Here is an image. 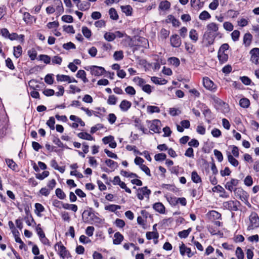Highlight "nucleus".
<instances>
[{"label": "nucleus", "instance_id": "obj_1", "mask_svg": "<svg viewBox=\"0 0 259 259\" xmlns=\"http://www.w3.org/2000/svg\"><path fill=\"white\" fill-rule=\"evenodd\" d=\"M207 30L204 34V36L207 40L208 45L213 44L215 38L218 35V25L214 22H211L206 26Z\"/></svg>", "mask_w": 259, "mask_h": 259}, {"label": "nucleus", "instance_id": "obj_2", "mask_svg": "<svg viewBox=\"0 0 259 259\" xmlns=\"http://www.w3.org/2000/svg\"><path fill=\"white\" fill-rule=\"evenodd\" d=\"M241 204L240 201L235 200H230L227 201H224L222 204V208L224 210H228L231 212V217L233 218L235 217V211L241 210L240 207Z\"/></svg>", "mask_w": 259, "mask_h": 259}, {"label": "nucleus", "instance_id": "obj_3", "mask_svg": "<svg viewBox=\"0 0 259 259\" xmlns=\"http://www.w3.org/2000/svg\"><path fill=\"white\" fill-rule=\"evenodd\" d=\"M249 224L247 230L249 231L253 230L259 227V217L257 213L254 211L251 212L249 217Z\"/></svg>", "mask_w": 259, "mask_h": 259}, {"label": "nucleus", "instance_id": "obj_4", "mask_svg": "<svg viewBox=\"0 0 259 259\" xmlns=\"http://www.w3.org/2000/svg\"><path fill=\"white\" fill-rule=\"evenodd\" d=\"M166 198L172 207L176 206L178 203L183 206L187 205V201L185 197L177 198L176 196H166Z\"/></svg>", "mask_w": 259, "mask_h": 259}, {"label": "nucleus", "instance_id": "obj_5", "mask_svg": "<svg viewBox=\"0 0 259 259\" xmlns=\"http://www.w3.org/2000/svg\"><path fill=\"white\" fill-rule=\"evenodd\" d=\"M213 101L214 106L217 109L218 112H221L223 113H226L228 112L229 106L227 104L218 98H214Z\"/></svg>", "mask_w": 259, "mask_h": 259}, {"label": "nucleus", "instance_id": "obj_6", "mask_svg": "<svg viewBox=\"0 0 259 259\" xmlns=\"http://www.w3.org/2000/svg\"><path fill=\"white\" fill-rule=\"evenodd\" d=\"M151 193V191L148 188L147 186L142 188H139L137 189V196L139 199L142 200L144 199V196L149 198Z\"/></svg>", "mask_w": 259, "mask_h": 259}, {"label": "nucleus", "instance_id": "obj_7", "mask_svg": "<svg viewBox=\"0 0 259 259\" xmlns=\"http://www.w3.org/2000/svg\"><path fill=\"white\" fill-rule=\"evenodd\" d=\"M58 247L59 252L60 256L62 258H64L65 257L67 256V254H70L69 251L67 250L66 248L62 244L61 241H59L57 242L55 245V249L56 250V247Z\"/></svg>", "mask_w": 259, "mask_h": 259}, {"label": "nucleus", "instance_id": "obj_8", "mask_svg": "<svg viewBox=\"0 0 259 259\" xmlns=\"http://www.w3.org/2000/svg\"><path fill=\"white\" fill-rule=\"evenodd\" d=\"M89 68L92 75L94 76H101L106 72L105 68L100 66L93 65Z\"/></svg>", "mask_w": 259, "mask_h": 259}, {"label": "nucleus", "instance_id": "obj_9", "mask_svg": "<svg viewBox=\"0 0 259 259\" xmlns=\"http://www.w3.org/2000/svg\"><path fill=\"white\" fill-rule=\"evenodd\" d=\"M249 53L251 55L250 61L255 64H258L259 63V48H253L250 50Z\"/></svg>", "mask_w": 259, "mask_h": 259}, {"label": "nucleus", "instance_id": "obj_10", "mask_svg": "<svg viewBox=\"0 0 259 259\" xmlns=\"http://www.w3.org/2000/svg\"><path fill=\"white\" fill-rule=\"evenodd\" d=\"M69 118L71 120L74 121V122L72 123L71 125L72 127L74 128H77L78 124H79L81 126H84L85 125L84 122L81 120V119L75 115H71Z\"/></svg>", "mask_w": 259, "mask_h": 259}, {"label": "nucleus", "instance_id": "obj_11", "mask_svg": "<svg viewBox=\"0 0 259 259\" xmlns=\"http://www.w3.org/2000/svg\"><path fill=\"white\" fill-rule=\"evenodd\" d=\"M239 183V180L236 179H231V180L227 182L225 185V187L226 189L232 192L234 191L235 188L234 187H236L238 186Z\"/></svg>", "mask_w": 259, "mask_h": 259}, {"label": "nucleus", "instance_id": "obj_12", "mask_svg": "<svg viewBox=\"0 0 259 259\" xmlns=\"http://www.w3.org/2000/svg\"><path fill=\"white\" fill-rule=\"evenodd\" d=\"M160 125V121L158 119H155L152 121V122L150 125L149 129L155 133H159L161 129Z\"/></svg>", "mask_w": 259, "mask_h": 259}, {"label": "nucleus", "instance_id": "obj_13", "mask_svg": "<svg viewBox=\"0 0 259 259\" xmlns=\"http://www.w3.org/2000/svg\"><path fill=\"white\" fill-rule=\"evenodd\" d=\"M170 45L173 47L178 48L181 45V40L177 34L172 35L170 39Z\"/></svg>", "mask_w": 259, "mask_h": 259}, {"label": "nucleus", "instance_id": "obj_14", "mask_svg": "<svg viewBox=\"0 0 259 259\" xmlns=\"http://www.w3.org/2000/svg\"><path fill=\"white\" fill-rule=\"evenodd\" d=\"M239 191L242 192V194L239 196V198L243 201L248 207H250L251 206L250 203L248 201L249 195L248 194L243 190H240Z\"/></svg>", "mask_w": 259, "mask_h": 259}, {"label": "nucleus", "instance_id": "obj_15", "mask_svg": "<svg viewBox=\"0 0 259 259\" xmlns=\"http://www.w3.org/2000/svg\"><path fill=\"white\" fill-rule=\"evenodd\" d=\"M153 208L157 212L164 214L165 213V207L161 202H156L153 204Z\"/></svg>", "mask_w": 259, "mask_h": 259}, {"label": "nucleus", "instance_id": "obj_16", "mask_svg": "<svg viewBox=\"0 0 259 259\" xmlns=\"http://www.w3.org/2000/svg\"><path fill=\"white\" fill-rule=\"evenodd\" d=\"M5 161L8 166L12 170L15 171H18V166L17 164L13 160V159L6 158Z\"/></svg>", "mask_w": 259, "mask_h": 259}, {"label": "nucleus", "instance_id": "obj_17", "mask_svg": "<svg viewBox=\"0 0 259 259\" xmlns=\"http://www.w3.org/2000/svg\"><path fill=\"white\" fill-rule=\"evenodd\" d=\"M123 239L124 237L120 232H116L114 235L113 243L115 245H119L121 244Z\"/></svg>", "mask_w": 259, "mask_h": 259}, {"label": "nucleus", "instance_id": "obj_18", "mask_svg": "<svg viewBox=\"0 0 259 259\" xmlns=\"http://www.w3.org/2000/svg\"><path fill=\"white\" fill-rule=\"evenodd\" d=\"M190 191L191 196L193 198L198 196V198H200L203 195V189L202 186H199L197 190L195 189H193L190 190Z\"/></svg>", "mask_w": 259, "mask_h": 259}, {"label": "nucleus", "instance_id": "obj_19", "mask_svg": "<svg viewBox=\"0 0 259 259\" xmlns=\"http://www.w3.org/2000/svg\"><path fill=\"white\" fill-rule=\"evenodd\" d=\"M203 85L206 89L209 90L215 89L214 83L208 77L203 78Z\"/></svg>", "mask_w": 259, "mask_h": 259}, {"label": "nucleus", "instance_id": "obj_20", "mask_svg": "<svg viewBox=\"0 0 259 259\" xmlns=\"http://www.w3.org/2000/svg\"><path fill=\"white\" fill-rule=\"evenodd\" d=\"M135 45L143 48H146L147 46L149 45L148 40L144 37H139L136 41Z\"/></svg>", "mask_w": 259, "mask_h": 259}, {"label": "nucleus", "instance_id": "obj_21", "mask_svg": "<svg viewBox=\"0 0 259 259\" xmlns=\"http://www.w3.org/2000/svg\"><path fill=\"white\" fill-rule=\"evenodd\" d=\"M24 210H25V213L26 214V216L24 218V219L25 220V222H26V223L27 224V225L29 226H30L31 225V224L28 220L29 218L31 219V222H33L35 223L34 220L33 218V217L29 211V209L28 207H25Z\"/></svg>", "mask_w": 259, "mask_h": 259}, {"label": "nucleus", "instance_id": "obj_22", "mask_svg": "<svg viewBox=\"0 0 259 259\" xmlns=\"http://www.w3.org/2000/svg\"><path fill=\"white\" fill-rule=\"evenodd\" d=\"M190 4L191 7L196 11H198L203 6V3H200V0H191Z\"/></svg>", "mask_w": 259, "mask_h": 259}, {"label": "nucleus", "instance_id": "obj_23", "mask_svg": "<svg viewBox=\"0 0 259 259\" xmlns=\"http://www.w3.org/2000/svg\"><path fill=\"white\" fill-rule=\"evenodd\" d=\"M78 138L85 140L92 141L95 140L94 138L90 134L87 132H80L77 134Z\"/></svg>", "mask_w": 259, "mask_h": 259}, {"label": "nucleus", "instance_id": "obj_24", "mask_svg": "<svg viewBox=\"0 0 259 259\" xmlns=\"http://www.w3.org/2000/svg\"><path fill=\"white\" fill-rule=\"evenodd\" d=\"M218 57L220 63L222 64L226 62L228 59V54L222 53L221 51H218Z\"/></svg>", "mask_w": 259, "mask_h": 259}, {"label": "nucleus", "instance_id": "obj_25", "mask_svg": "<svg viewBox=\"0 0 259 259\" xmlns=\"http://www.w3.org/2000/svg\"><path fill=\"white\" fill-rule=\"evenodd\" d=\"M252 36L250 33H246L243 36V44L246 47H248L252 41Z\"/></svg>", "mask_w": 259, "mask_h": 259}, {"label": "nucleus", "instance_id": "obj_26", "mask_svg": "<svg viewBox=\"0 0 259 259\" xmlns=\"http://www.w3.org/2000/svg\"><path fill=\"white\" fill-rule=\"evenodd\" d=\"M54 5L56 6V10L59 14L64 12L63 4L61 0H54Z\"/></svg>", "mask_w": 259, "mask_h": 259}, {"label": "nucleus", "instance_id": "obj_27", "mask_svg": "<svg viewBox=\"0 0 259 259\" xmlns=\"http://www.w3.org/2000/svg\"><path fill=\"white\" fill-rule=\"evenodd\" d=\"M131 105L132 103L126 100H124L121 102L120 104V108L121 111L125 112L131 107Z\"/></svg>", "mask_w": 259, "mask_h": 259}, {"label": "nucleus", "instance_id": "obj_28", "mask_svg": "<svg viewBox=\"0 0 259 259\" xmlns=\"http://www.w3.org/2000/svg\"><path fill=\"white\" fill-rule=\"evenodd\" d=\"M105 162L108 167L113 169V170H114L115 169L117 168L118 167V163L116 161H114L113 160L107 159L105 161Z\"/></svg>", "mask_w": 259, "mask_h": 259}, {"label": "nucleus", "instance_id": "obj_29", "mask_svg": "<svg viewBox=\"0 0 259 259\" xmlns=\"http://www.w3.org/2000/svg\"><path fill=\"white\" fill-rule=\"evenodd\" d=\"M76 76L77 78L81 79L84 83H87L89 81L88 79L86 77V73L83 70H78Z\"/></svg>", "mask_w": 259, "mask_h": 259}, {"label": "nucleus", "instance_id": "obj_30", "mask_svg": "<svg viewBox=\"0 0 259 259\" xmlns=\"http://www.w3.org/2000/svg\"><path fill=\"white\" fill-rule=\"evenodd\" d=\"M189 37L193 42H196L198 39V33L194 29H192L189 32Z\"/></svg>", "mask_w": 259, "mask_h": 259}, {"label": "nucleus", "instance_id": "obj_31", "mask_svg": "<svg viewBox=\"0 0 259 259\" xmlns=\"http://www.w3.org/2000/svg\"><path fill=\"white\" fill-rule=\"evenodd\" d=\"M227 157H228V161L231 165H232L233 166H234L235 167H236L238 165V164H239L238 161L236 158H235L233 157V156L229 152L227 154Z\"/></svg>", "mask_w": 259, "mask_h": 259}, {"label": "nucleus", "instance_id": "obj_32", "mask_svg": "<svg viewBox=\"0 0 259 259\" xmlns=\"http://www.w3.org/2000/svg\"><path fill=\"white\" fill-rule=\"evenodd\" d=\"M191 180L193 182L195 183H198L202 182L201 177L195 170L193 171L191 173Z\"/></svg>", "mask_w": 259, "mask_h": 259}, {"label": "nucleus", "instance_id": "obj_33", "mask_svg": "<svg viewBox=\"0 0 259 259\" xmlns=\"http://www.w3.org/2000/svg\"><path fill=\"white\" fill-rule=\"evenodd\" d=\"M35 214L37 216L40 217L41 216L40 213L44 211V210H45V208H44V206L40 203H36L35 204Z\"/></svg>", "mask_w": 259, "mask_h": 259}, {"label": "nucleus", "instance_id": "obj_34", "mask_svg": "<svg viewBox=\"0 0 259 259\" xmlns=\"http://www.w3.org/2000/svg\"><path fill=\"white\" fill-rule=\"evenodd\" d=\"M146 236L148 240H151L152 238L157 239L159 237V233L157 231L147 232Z\"/></svg>", "mask_w": 259, "mask_h": 259}, {"label": "nucleus", "instance_id": "obj_35", "mask_svg": "<svg viewBox=\"0 0 259 259\" xmlns=\"http://www.w3.org/2000/svg\"><path fill=\"white\" fill-rule=\"evenodd\" d=\"M62 207L65 209L71 210L74 212H76L78 209L76 204L64 203H63Z\"/></svg>", "mask_w": 259, "mask_h": 259}, {"label": "nucleus", "instance_id": "obj_36", "mask_svg": "<svg viewBox=\"0 0 259 259\" xmlns=\"http://www.w3.org/2000/svg\"><path fill=\"white\" fill-rule=\"evenodd\" d=\"M192 231V228H189L187 230H184L180 231L178 233V235L181 238H186L188 237L191 232Z\"/></svg>", "mask_w": 259, "mask_h": 259}, {"label": "nucleus", "instance_id": "obj_37", "mask_svg": "<svg viewBox=\"0 0 259 259\" xmlns=\"http://www.w3.org/2000/svg\"><path fill=\"white\" fill-rule=\"evenodd\" d=\"M121 208V206L116 204H109L105 207V209L111 212H115L117 209Z\"/></svg>", "mask_w": 259, "mask_h": 259}, {"label": "nucleus", "instance_id": "obj_38", "mask_svg": "<svg viewBox=\"0 0 259 259\" xmlns=\"http://www.w3.org/2000/svg\"><path fill=\"white\" fill-rule=\"evenodd\" d=\"M14 52L13 54L16 58H18L21 55L22 52V49L21 46L19 45L17 47L13 48Z\"/></svg>", "mask_w": 259, "mask_h": 259}, {"label": "nucleus", "instance_id": "obj_39", "mask_svg": "<svg viewBox=\"0 0 259 259\" xmlns=\"http://www.w3.org/2000/svg\"><path fill=\"white\" fill-rule=\"evenodd\" d=\"M209 213L213 220H222L221 214L215 210L209 211Z\"/></svg>", "mask_w": 259, "mask_h": 259}, {"label": "nucleus", "instance_id": "obj_40", "mask_svg": "<svg viewBox=\"0 0 259 259\" xmlns=\"http://www.w3.org/2000/svg\"><path fill=\"white\" fill-rule=\"evenodd\" d=\"M53 142L57 145L60 148H65L66 149H69L67 146H64L62 142L60 141L59 138L57 137L54 136L53 139Z\"/></svg>", "mask_w": 259, "mask_h": 259}, {"label": "nucleus", "instance_id": "obj_41", "mask_svg": "<svg viewBox=\"0 0 259 259\" xmlns=\"http://www.w3.org/2000/svg\"><path fill=\"white\" fill-rule=\"evenodd\" d=\"M56 196L60 199H64L66 196L65 193L60 188H57L55 191Z\"/></svg>", "mask_w": 259, "mask_h": 259}, {"label": "nucleus", "instance_id": "obj_42", "mask_svg": "<svg viewBox=\"0 0 259 259\" xmlns=\"http://www.w3.org/2000/svg\"><path fill=\"white\" fill-rule=\"evenodd\" d=\"M56 78L58 81H67L68 82L70 81V77L68 75L58 74L56 76Z\"/></svg>", "mask_w": 259, "mask_h": 259}, {"label": "nucleus", "instance_id": "obj_43", "mask_svg": "<svg viewBox=\"0 0 259 259\" xmlns=\"http://www.w3.org/2000/svg\"><path fill=\"white\" fill-rule=\"evenodd\" d=\"M122 11L126 14L127 16H130L132 13V8L130 5L125 6H121V7Z\"/></svg>", "mask_w": 259, "mask_h": 259}, {"label": "nucleus", "instance_id": "obj_44", "mask_svg": "<svg viewBox=\"0 0 259 259\" xmlns=\"http://www.w3.org/2000/svg\"><path fill=\"white\" fill-rule=\"evenodd\" d=\"M109 14L111 19L117 20L118 19V15L116 10L114 8H111L109 11Z\"/></svg>", "mask_w": 259, "mask_h": 259}, {"label": "nucleus", "instance_id": "obj_45", "mask_svg": "<svg viewBox=\"0 0 259 259\" xmlns=\"http://www.w3.org/2000/svg\"><path fill=\"white\" fill-rule=\"evenodd\" d=\"M210 17L211 16L210 14L206 11H203L200 14L199 16V19L201 20H206L210 19Z\"/></svg>", "mask_w": 259, "mask_h": 259}, {"label": "nucleus", "instance_id": "obj_46", "mask_svg": "<svg viewBox=\"0 0 259 259\" xmlns=\"http://www.w3.org/2000/svg\"><path fill=\"white\" fill-rule=\"evenodd\" d=\"M170 7V4L167 1L161 2L159 6V8L162 10H167L169 9Z\"/></svg>", "mask_w": 259, "mask_h": 259}, {"label": "nucleus", "instance_id": "obj_47", "mask_svg": "<svg viewBox=\"0 0 259 259\" xmlns=\"http://www.w3.org/2000/svg\"><path fill=\"white\" fill-rule=\"evenodd\" d=\"M50 172L49 171H44L41 174H35V177L36 179L42 180L48 177L49 176Z\"/></svg>", "mask_w": 259, "mask_h": 259}, {"label": "nucleus", "instance_id": "obj_48", "mask_svg": "<svg viewBox=\"0 0 259 259\" xmlns=\"http://www.w3.org/2000/svg\"><path fill=\"white\" fill-rule=\"evenodd\" d=\"M104 38L108 41H112L115 39L114 33L106 32L104 35Z\"/></svg>", "mask_w": 259, "mask_h": 259}, {"label": "nucleus", "instance_id": "obj_49", "mask_svg": "<svg viewBox=\"0 0 259 259\" xmlns=\"http://www.w3.org/2000/svg\"><path fill=\"white\" fill-rule=\"evenodd\" d=\"M235 255L238 259H244V252L240 247H237L235 251Z\"/></svg>", "mask_w": 259, "mask_h": 259}, {"label": "nucleus", "instance_id": "obj_50", "mask_svg": "<svg viewBox=\"0 0 259 259\" xmlns=\"http://www.w3.org/2000/svg\"><path fill=\"white\" fill-rule=\"evenodd\" d=\"M113 57L115 60L119 61L123 58V53L122 51H116L114 52Z\"/></svg>", "mask_w": 259, "mask_h": 259}, {"label": "nucleus", "instance_id": "obj_51", "mask_svg": "<svg viewBox=\"0 0 259 259\" xmlns=\"http://www.w3.org/2000/svg\"><path fill=\"white\" fill-rule=\"evenodd\" d=\"M151 80L153 82H154L155 84H165L166 82V80L164 79H161V78L153 76L151 78Z\"/></svg>", "mask_w": 259, "mask_h": 259}, {"label": "nucleus", "instance_id": "obj_52", "mask_svg": "<svg viewBox=\"0 0 259 259\" xmlns=\"http://www.w3.org/2000/svg\"><path fill=\"white\" fill-rule=\"evenodd\" d=\"M8 120V114H0V127L5 126Z\"/></svg>", "mask_w": 259, "mask_h": 259}, {"label": "nucleus", "instance_id": "obj_53", "mask_svg": "<svg viewBox=\"0 0 259 259\" xmlns=\"http://www.w3.org/2000/svg\"><path fill=\"white\" fill-rule=\"evenodd\" d=\"M82 32L83 35L87 38H89L91 37L92 35L91 31L87 27L83 26L82 27Z\"/></svg>", "mask_w": 259, "mask_h": 259}, {"label": "nucleus", "instance_id": "obj_54", "mask_svg": "<svg viewBox=\"0 0 259 259\" xmlns=\"http://www.w3.org/2000/svg\"><path fill=\"white\" fill-rule=\"evenodd\" d=\"M78 7L81 11H85L90 8V4L88 2H83Z\"/></svg>", "mask_w": 259, "mask_h": 259}, {"label": "nucleus", "instance_id": "obj_55", "mask_svg": "<svg viewBox=\"0 0 259 259\" xmlns=\"http://www.w3.org/2000/svg\"><path fill=\"white\" fill-rule=\"evenodd\" d=\"M244 184L247 187L252 186L253 184V180L251 176L248 175L245 177L244 180Z\"/></svg>", "mask_w": 259, "mask_h": 259}, {"label": "nucleus", "instance_id": "obj_56", "mask_svg": "<svg viewBox=\"0 0 259 259\" xmlns=\"http://www.w3.org/2000/svg\"><path fill=\"white\" fill-rule=\"evenodd\" d=\"M36 231L38 236H39V239L41 238H44L45 234L43 231L42 229L40 227V224H38L36 227Z\"/></svg>", "mask_w": 259, "mask_h": 259}, {"label": "nucleus", "instance_id": "obj_57", "mask_svg": "<svg viewBox=\"0 0 259 259\" xmlns=\"http://www.w3.org/2000/svg\"><path fill=\"white\" fill-rule=\"evenodd\" d=\"M239 104L242 107L247 108L250 104V101L246 98H242L240 99Z\"/></svg>", "mask_w": 259, "mask_h": 259}, {"label": "nucleus", "instance_id": "obj_58", "mask_svg": "<svg viewBox=\"0 0 259 259\" xmlns=\"http://www.w3.org/2000/svg\"><path fill=\"white\" fill-rule=\"evenodd\" d=\"M46 123L51 130H54L55 129V120L53 117H50Z\"/></svg>", "mask_w": 259, "mask_h": 259}, {"label": "nucleus", "instance_id": "obj_59", "mask_svg": "<svg viewBox=\"0 0 259 259\" xmlns=\"http://www.w3.org/2000/svg\"><path fill=\"white\" fill-rule=\"evenodd\" d=\"M133 80L136 83L141 87H142L146 82L144 79L138 76L135 77Z\"/></svg>", "mask_w": 259, "mask_h": 259}, {"label": "nucleus", "instance_id": "obj_60", "mask_svg": "<svg viewBox=\"0 0 259 259\" xmlns=\"http://www.w3.org/2000/svg\"><path fill=\"white\" fill-rule=\"evenodd\" d=\"M169 20L172 23L174 26H179L180 25V21L176 19L173 16L170 15L168 16Z\"/></svg>", "mask_w": 259, "mask_h": 259}, {"label": "nucleus", "instance_id": "obj_61", "mask_svg": "<svg viewBox=\"0 0 259 259\" xmlns=\"http://www.w3.org/2000/svg\"><path fill=\"white\" fill-rule=\"evenodd\" d=\"M147 112L149 113H159L160 111L159 107L155 106H148L147 109Z\"/></svg>", "mask_w": 259, "mask_h": 259}, {"label": "nucleus", "instance_id": "obj_62", "mask_svg": "<svg viewBox=\"0 0 259 259\" xmlns=\"http://www.w3.org/2000/svg\"><path fill=\"white\" fill-rule=\"evenodd\" d=\"M166 158V155L165 153H158L156 154L154 156V158L156 161H163L165 160Z\"/></svg>", "mask_w": 259, "mask_h": 259}, {"label": "nucleus", "instance_id": "obj_63", "mask_svg": "<svg viewBox=\"0 0 259 259\" xmlns=\"http://www.w3.org/2000/svg\"><path fill=\"white\" fill-rule=\"evenodd\" d=\"M240 34V33L239 30H234L231 34V37H232V39H233V40L234 41H237L239 39Z\"/></svg>", "mask_w": 259, "mask_h": 259}, {"label": "nucleus", "instance_id": "obj_64", "mask_svg": "<svg viewBox=\"0 0 259 259\" xmlns=\"http://www.w3.org/2000/svg\"><path fill=\"white\" fill-rule=\"evenodd\" d=\"M169 63L175 67H178L180 64V60L176 57H171L169 58Z\"/></svg>", "mask_w": 259, "mask_h": 259}]
</instances>
